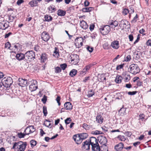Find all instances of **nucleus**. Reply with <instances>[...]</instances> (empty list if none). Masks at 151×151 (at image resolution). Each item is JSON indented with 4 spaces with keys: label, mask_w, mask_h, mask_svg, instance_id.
Instances as JSON below:
<instances>
[{
    "label": "nucleus",
    "mask_w": 151,
    "mask_h": 151,
    "mask_svg": "<svg viewBox=\"0 0 151 151\" xmlns=\"http://www.w3.org/2000/svg\"><path fill=\"white\" fill-rule=\"evenodd\" d=\"M75 42L76 47L79 48L83 45V39L82 37H77L75 39Z\"/></svg>",
    "instance_id": "obj_7"
},
{
    "label": "nucleus",
    "mask_w": 151,
    "mask_h": 151,
    "mask_svg": "<svg viewBox=\"0 0 151 151\" xmlns=\"http://www.w3.org/2000/svg\"><path fill=\"white\" fill-rule=\"evenodd\" d=\"M119 26L123 29L124 28L129 29L130 28V24L129 22L126 20H122L120 22Z\"/></svg>",
    "instance_id": "obj_6"
},
{
    "label": "nucleus",
    "mask_w": 151,
    "mask_h": 151,
    "mask_svg": "<svg viewBox=\"0 0 151 151\" xmlns=\"http://www.w3.org/2000/svg\"><path fill=\"white\" fill-rule=\"evenodd\" d=\"M64 108L67 110H71L72 109L73 106L70 102H66L64 104Z\"/></svg>",
    "instance_id": "obj_23"
},
{
    "label": "nucleus",
    "mask_w": 151,
    "mask_h": 151,
    "mask_svg": "<svg viewBox=\"0 0 151 151\" xmlns=\"http://www.w3.org/2000/svg\"><path fill=\"white\" fill-rule=\"evenodd\" d=\"M129 14H131L133 13L134 12V9L132 7H130V8L129 10Z\"/></svg>",
    "instance_id": "obj_63"
},
{
    "label": "nucleus",
    "mask_w": 151,
    "mask_h": 151,
    "mask_svg": "<svg viewBox=\"0 0 151 151\" xmlns=\"http://www.w3.org/2000/svg\"><path fill=\"white\" fill-rule=\"evenodd\" d=\"M124 65V64H121L118 65L116 67V70H118L120 69H122L123 68Z\"/></svg>",
    "instance_id": "obj_52"
},
{
    "label": "nucleus",
    "mask_w": 151,
    "mask_h": 151,
    "mask_svg": "<svg viewBox=\"0 0 151 151\" xmlns=\"http://www.w3.org/2000/svg\"><path fill=\"white\" fill-rule=\"evenodd\" d=\"M129 13V10L127 9H124L122 12V14H123L125 15Z\"/></svg>",
    "instance_id": "obj_47"
},
{
    "label": "nucleus",
    "mask_w": 151,
    "mask_h": 151,
    "mask_svg": "<svg viewBox=\"0 0 151 151\" xmlns=\"http://www.w3.org/2000/svg\"><path fill=\"white\" fill-rule=\"evenodd\" d=\"M9 22L6 21L5 22H2L0 23V29H2L3 30H5L9 26Z\"/></svg>",
    "instance_id": "obj_16"
},
{
    "label": "nucleus",
    "mask_w": 151,
    "mask_h": 151,
    "mask_svg": "<svg viewBox=\"0 0 151 151\" xmlns=\"http://www.w3.org/2000/svg\"><path fill=\"white\" fill-rule=\"evenodd\" d=\"M29 88L30 90L32 91H34L36 90L37 88V86L30 85Z\"/></svg>",
    "instance_id": "obj_37"
},
{
    "label": "nucleus",
    "mask_w": 151,
    "mask_h": 151,
    "mask_svg": "<svg viewBox=\"0 0 151 151\" xmlns=\"http://www.w3.org/2000/svg\"><path fill=\"white\" fill-rule=\"evenodd\" d=\"M28 84L32 85L37 86V82L35 80H32L29 82Z\"/></svg>",
    "instance_id": "obj_36"
},
{
    "label": "nucleus",
    "mask_w": 151,
    "mask_h": 151,
    "mask_svg": "<svg viewBox=\"0 0 151 151\" xmlns=\"http://www.w3.org/2000/svg\"><path fill=\"white\" fill-rule=\"evenodd\" d=\"M59 51V50L58 48L57 47H55V50L53 52V56L56 58H58L60 56Z\"/></svg>",
    "instance_id": "obj_25"
},
{
    "label": "nucleus",
    "mask_w": 151,
    "mask_h": 151,
    "mask_svg": "<svg viewBox=\"0 0 151 151\" xmlns=\"http://www.w3.org/2000/svg\"><path fill=\"white\" fill-rule=\"evenodd\" d=\"M45 121L46 122L44 123V124L45 125V126L47 127H49L51 125V123H49L50 122V121L47 119L45 120Z\"/></svg>",
    "instance_id": "obj_40"
},
{
    "label": "nucleus",
    "mask_w": 151,
    "mask_h": 151,
    "mask_svg": "<svg viewBox=\"0 0 151 151\" xmlns=\"http://www.w3.org/2000/svg\"><path fill=\"white\" fill-rule=\"evenodd\" d=\"M11 45L10 42H7L5 44V47L9 49L11 47Z\"/></svg>",
    "instance_id": "obj_54"
},
{
    "label": "nucleus",
    "mask_w": 151,
    "mask_h": 151,
    "mask_svg": "<svg viewBox=\"0 0 151 151\" xmlns=\"http://www.w3.org/2000/svg\"><path fill=\"white\" fill-rule=\"evenodd\" d=\"M15 17L14 16H11L10 15L9 17V20L10 21V22H12L14 19Z\"/></svg>",
    "instance_id": "obj_55"
},
{
    "label": "nucleus",
    "mask_w": 151,
    "mask_h": 151,
    "mask_svg": "<svg viewBox=\"0 0 151 151\" xmlns=\"http://www.w3.org/2000/svg\"><path fill=\"white\" fill-rule=\"evenodd\" d=\"M99 30L102 35H106L111 31L110 27L109 25L103 26L99 28Z\"/></svg>",
    "instance_id": "obj_5"
},
{
    "label": "nucleus",
    "mask_w": 151,
    "mask_h": 151,
    "mask_svg": "<svg viewBox=\"0 0 151 151\" xmlns=\"http://www.w3.org/2000/svg\"><path fill=\"white\" fill-rule=\"evenodd\" d=\"M137 93V91H129L128 92V94L129 95H133Z\"/></svg>",
    "instance_id": "obj_56"
},
{
    "label": "nucleus",
    "mask_w": 151,
    "mask_h": 151,
    "mask_svg": "<svg viewBox=\"0 0 151 151\" xmlns=\"http://www.w3.org/2000/svg\"><path fill=\"white\" fill-rule=\"evenodd\" d=\"M92 133L95 135H98L99 134H102V132H101V131H99L97 130H96L95 131H93L92 132Z\"/></svg>",
    "instance_id": "obj_45"
},
{
    "label": "nucleus",
    "mask_w": 151,
    "mask_h": 151,
    "mask_svg": "<svg viewBox=\"0 0 151 151\" xmlns=\"http://www.w3.org/2000/svg\"><path fill=\"white\" fill-rule=\"evenodd\" d=\"M27 81L25 79L19 78V79L18 85L22 87L25 86L27 85Z\"/></svg>",
    "instance_id": "obj_13"
},
{
    "label": "nucleus",
    "mask_w": 151,
    "mask_h": 151,
    "mask_svg": "<svg viewBox=\"0 0 151 151\" xmlns=\"http://www.w3.org/2000/svg\"><path fill=\"white\" fill-rule=\"evenodd\" d=\"M91 146L92 151H101L100 147L99 146L98 143L93 145H92Z\"/></svg>",
    "instance_id": "obj_20"
},
{
    "label": "nucleus",
    "mask_w": 151,
    "mask_h": 151,
    "mask_svg": "<svg viewBox=\"0 0 151 151\" xmlns=\"http://www.w3.org/2000/svg\"><path fill=\"white\" fill-rule=\"evenodd\" d=\"M111 46L114 49H118L119 47V41L117 40L113 41L111 43Z\"/></svg>",
    "instance_id": "obj_15"
},
{
    "label": "nucleus",
    "mask_w": 151,
    "mask_h": 151,
    "mask_svg": "<svg viewBox=\"0 0 151 151\" xmlns=\"http://www.w3.org/2000/svg\"><path fill=\"white\" fill-rule=\"evenodd\" d=\"M60 67L63 70H65L67 67V65L65 63L61 64Z\"/></svg>",
    "instance_id": "obj_49"
},
{
    "label": "nucleus",
    "mask_w": 151,
    "mask_h": 151,
    "mask_svg": "<svg viewBox=\"0 0 151 151\" xmlns=\"http://www.w3.org/2000/svg\"><path fill=\"white\" fill-rule=\"evenodd\" d=\"M43 112L44 114V116H46L47 114V107L46 106H44L43 107Z\"/></svg>",
    "instance_id": "obj_41"
},
{
    "label": "nucleus",
    "mask_w": 151,
    "mask_h": 151,
    "mask_svg": "<svg viewBox=\"0 0 151 151\" xmlns=\"http://www.w3.org/2000/svg\"><path fill=\"white\" fill-rule=\"evenodd\" d=\"M147 45L151 46V40H149L146 42Z\"/></svg>",
    "instance_id": "obj_64"
},
{
    "label": "nucleus",
    "mask_w": 151,
    "mask_h": 151,
    "mask_svg": "<svg viewBox=\"0 0 151 151\" xmlns=\"http://www.w3.org/2000/svg\"><path fill=\"white\" fill-rule=\"evenodd\" d=\"M26 135L25 133H23L22 132L20 133H19L18 134V136L19 137V138H23L24 137V136Z\"/></svg>",
    "instance_id": "obj_53"
},
{
    "label": "nucleus",
    "mask_w": 151,
    "mask_h": 151,
    "mask_svg": "<svg viewBox=\"0 0 151 151\" xmlns=\"http://www.w3.org/2000/svg\"><path fill=\"white\" fill-rule=\"evenodd\" d=\"M60 97L59 96H58L56 98V100L58 104V105L60 106Z\"/></svg>",
    "instance_id": "obj_58"
},
{
    "label": "nucleus",
    "mask_w": 151,
    "mask_h": 151,
    "mask_svg": "<svg viewBox=\"0 0 151 151\" xmlns=\"http://www.w3.org/2000/svg\"><path fill=\"white\" fill-rule=\"evenodd\" d=\"M82 141L86 139L88 136L87 134L86 133L79 134Z\"/></svg>",
    "instance_id": "obj_29"
},
{
    "label": "nucleus",
    "mask_w": 151,
    "mask_h": 151,
    "mask_svg": "<svg viewBox=\"0 0 151 151\" xmlns=\"http://www.w3.org/2000/svg\"><path fill=\"white\" fill-rule=\"evenodd\" d=\"M130 79V76L129 75H126L125 77V82L128 81Z\"/></svg>",
    "instance_id": "obj_50"
},
{
    "label": "nucleus",
    "mask_w": 151,
    "mask_h": 151,
    "mask_svg": "<svg viewBox=\"0 0 151 151\" xmlns=\"http://www.w3.org/2000/svg\"><path fill=\"white\" fill-rule=\"evenodd\" d=\"M83 144L82 147V149L84 151L88 150L90 148V144L89 142V141L86 140L83 143Z\"/></svg>",
    "instance_id": "obj_12"
},
{
    "label": "nucleus",
    "mask_w": 151,
    "mask_h": 151,
    "mask_svg": "<svg viewBox=\"0 0 151 151\" xmlns=\"http://www.w3.org/2000/svg\"><path fill=\"white\" fill-rule=\"evenodd\" d=\"M131 56L130 55H128L125 58V61L126 62H128L131 60Z\"/></svg>",
    "instance_id": "obj_48"
},
{
    "label": "nucleus",
    "mask_w": 151,
    "mask_h": 151,
    "mask_svg": "<svg viewBox=\"0 0 151 151\" xmlns=\"http://www.w3.org/2000/svg\"><path fill=\"white\" fill-rule=\"evenodd\" d=\"M27 145V143L26 142L20 141L14 144L12 149L15 151H24L26 148Z\"/></svg>",
    "instance_id": "obj_1"
},
{
    "label": "nucleus",
    "mask_w": 151,
    "mask_h": 151,
    "mask_svg": "<svg viewBox=\"0 0 151 151\" xmlns=\"http://www.w3.org/2000/svg\"><path fill=\"white\" fill-rule=\"evenodd\" d=\"M41 58V62H45L47 60V55L45 53L42 54Z\"/></svg>",
    "instance_id": "obj_26"
},
{
    "label": "nucleus",
    "mask_w": 151,
    "mask_h": 151,
    "mask_svg": "<svg viewBox=\"0 0 151 151\" xmlns=\"http://www.w3.org/2000/svg\"><path fill=\"white\" fill-rule=\"evenodd\" d=\"M118 138L121 141H124L126 140V139L124 136L119 135L118 137Z\"/></svg>",
    "instance_id": "obj_42"
},
{
    "label": "nucleus",
    "mask_w": 151,
    "mask_h": 151,
    "mask_svg": "<svg viewBox=\"0 0 151 151\" xmlns=\"http://www.w3.org/2000/svg\"><path fill=\"white\" fill-rule=\"evenodd\" d=\"M35 130L33 126H29L25 129L24 132L26 135H29L30 133H33Z\"/></svg>",
    "instance_id": "obj_8"
},
{
    "label": "nucleus",
    "mask_w": 151,
    "mask_h": 151,
    "mask_svg": "<svg viewBox=\"0 0 151 151\" xmlns=\"http://www.w3.org/2000/svg\"><path fill=\"white\" fill-rule=\"evenodd\" d=\"M103 121V118L101 115H98L96 117V121L97 122L101 124H102Z\"/></svg>",
    "instance_id": "obj_24"
},
{
    "label": "nucleus",
    "mask_w": 151,
    "mask_h": 151,
    "mask_svg": "<svg viewBox=\"0 0 151 151\" xmlns=\"http://www.w3.org/2000/svg\"><path fill=\"white\" fill-rule=\"evenodd\" d=\"M44 18L45 21L50 22L52 20V18L48 15H46L44 17Z\"/></svg>",
    "instance_id": "obj_32"
},
{
    "label": "nucleus",
    "mask_w": 151,
    "mask_h": 151,
    "mask_svg": "<svg viewBox=\"0 0 151 151\" xmlns=\"http://www.w3.org/2000/svg\"><path fill=\"white\" fill-rule=\"evenodd\" d=\"M128 70L131 73L134 74L138 73L140 70L137 65L135 64L130 65L128 68Z\"/></svg>",
    "instance_id": "obj_2"
},
{
    "label": "nucleus",
    "mask_w": 151,
    "mask_h": 151,
    "mask_svg": "<svg viewBox=\"0 0 151 151\" xmlns=\"http://www.w3.org/2000/svg\"><path fill=\"white\" fill-rule=\"evenodd\" d=\"M93 9V8L92 7L84 8L82 9V11L85 12H89L92 11Z\"/></svg>",
    "instance_id": "obj_28"
},
{
    "label": "nucleus",
    "mask_w": 151,
    "mask_h": 151,
    "mask_svg": "<svg viewBox=\"0 0 151 151\" xmlns=\"http://www.w3.org/2000/svg\"><path fill=\"white\" fill-rule=\"evenodd\" d=\"M101 150V151H108V147L106 145H103L100 147Z\"/></svg>",
    "instance_id": "obj_34"
},
{
    "label": "nucleus",
    "mask_w": 151,
    "mask_h": 151,
    "mask_svg": "<svg viewBox=\"0 0 151 151\" xmlns=\"http://www.w3.org/2000/svg\"><path fill=\"white\" fill-rule=\"evenodd\" d=\"M37 0H32L29 2V4L30 5L31 7H33L37 6Z\"/></svg>",
    "instance_id": "obj_27"
},
{
    "label": "nucleus",
    "mask_w": 151,
    "mask_h": 151,
    "mask_svg": "<svg viewBox=\"0 0 151 151\" xmlns=\"http://www.w3.org/2000/svg\"><path fill=\"white\" fill-rule=\"evenodd\" d=\"M77 73V70L74 69L72 70L70 73L69 75L71 77H73L75 76Z\"/></svg>",
    "instance_id": "obj_33"
},
{
    "label": "nucleus",
    "mask_w": 151,
    "mask_h": 151,
    "mask_svg": "<svg viewBox=\"0 0 151 151\" xmlns=\"http://www.w3.org/2000/svg\"><path fill=\"white\" fill-rule=\"evenodd\" d=\"M125 135L128 137H130L132 134L130 132H125Z\"/></svg>",
    "instance_id": "obj_61"
},
{
    "label": "nucleus",
    "mask_w": 151,
    "mask_h": 151,
    "mask_svg": "<svg viewBox=\"0 0 151 151\" xmlns=\"http://www.w3.org/2000/svg\"><path fill=\"white\" fill-rule=\"evenodd\" d=\"M124 147V145L122 142H120L115 146V149L116 151H121Z\"/></svg>",
    "instance_id": "obj_19"
},
{
    "label": "nucleus",
    "mask_w": 151,
    "mask_h": 151,
    "mask_svg": "<svg viewBox=\"0 0 151 151\" xmlns=\"http://www.w3.org/2000/svg\"><path fill=\"white\" fill-rule=\"evenodd\" d=\"M72 121V120L69 117L67 118L65 121V123L66 124H69L70 122Z\"/></svg>",
    "instance_id": "obj_46"
},
{
    "label": "nucleus",
    "mask_w": 151,
    "mask_h": 151,
    "mask_svg": "<svg viewBox=\"0 0 151 151\" xmlns=\"http://www.w3.org/2000/svg\"><path fill=\"white\" fill-rule=\"evenodd\" d=\"M73 138L76 143L77 144H81L82 141L79 134H77L73 135Z\"/></svg>",
    "instance_id": "obj_14"
},
{
    "label": "nucleus",
    "mask_w": 151,
    "mask_h": 151,
    "mask_svg": "<svg viewBox=\"0 0 151 151\" xmlns=\"http://www.w3.org/2000/svg\"><path fill=\"white\" fill-rule=\"evenodd\" d=\"M80 26L82 28L84 29H86L88 27V26L87 23L83 20L81 21Z\"/></svg>",
    "instance_id": "obj_21"
},
{
    "label": "nucleus",
    "mask_w": 151,
    "mask_h": 151,
    "mask_svg": "<svg viewBox=\"0 0 151 151\" xmlns=\"http://www.w3.org/2000/svg\"><path fill=\"white\" fill-rule=\"evenodd\" d=\"M57 14L58 16H64L66 14V12L61 9L58 10Z\"/></svg>",
    "instance_id": "obj_31"
},
{
    "label": "nucleus",
    "mask_w": 151,
    "mask_h": 151,
    "mask_svg": "<svg viewBox=\"0 0 151 151\" xmlns=\"http://www.w3.org/2000/svg\"><path fill=\"white\" fill-rule=\"evenodd\" d=\"M25 54L22 53H18L16 56V59L19 61L23 60L24 59L25 60Z\"/></svg>",
    "instance_id": "obj_17"
},
{
    "label": "nucleus",
    "mask_w": 151,
    "mask_h": 151,
    "mask_svg": "<svg viewBox=\"0 0 151 151\" xmlns=\"http://www.w3.org/2000/svg\"><path fill=\"white\" fill-rule=\"evenodd\" d=\"M98 139L100 144L102 145H106L107 142L106 138L103 136H100L98 137Z\"/></svg>",
    "instance_id": "obj_10"
},
{
    "label": "nucleus",
    "mask_w": 151,
    "mask_h": 151,
    "mask_svg": "<svg viewBox=\"0 0 151 151\" xmlns=\"http://www.w3.org/2000/svg\"><path fill=\"white\" fill-rule=\"evenodd\" d=\"M71 61L73 62V63L74 65L77 64L79 62V57L76 54H73L71 56Z\"/></svg>",
    "instance_id": "obj_9"
},
{
    "label": "nucleus",
    "mask_w": 151,
    "mask_h": 151,
    "mask_svg": "<svg viewBox=\"0 0 151 151\" xmlns=\"http://www.w3.org/2000/svg\"><path fill=\"white\" fill-rule=\"evenodd\" d=\"M119 23L117 21H113L112 22H109V25H114L115 26L114 27H117Z\"/></svg>",
    "instance_id": "obj_38"
},
{
    "label": "nucleus",
    "mask_w": 151,
    "mask_h": 151,
    "mask_svg": "<svg viewBox=\"0 0 151 151\" xmlns=\"http://www.w3.org/2000/svg\"><path fill=\"white\" fill-rule=\"evenodd\" d=\"M138 18V15L136 14V16L134 17L132 20L131 21V22L132 23H135L137 21Z\"/></svg>",
    "instance_id": "obj_39"
},
{
    "label": "nucleus",
    "mask_w": 151,
    "mask_h": 151,
    "mask_svg": "<svg viewBox=\"0 0 151 151\" xmlns=\"http://www.w3.org/2000/svg\"><path fill=\"white\" fill-rule=\"evenodd\" d=\"M55 72L56 73H58L61 72V70L59 67H57L55 68Z\"/></svg>",
    "instance_id": "obj_44"
},
{
    "label": "nucleus",
    "mask_w": 151,
    "mask_h": 151,
    "mask_svg": "<svg viewBox=\"0 0 151 151\" xmlns=\"http://www.w3.org/2000/svg\"><path fill=\"white\" fill-rule=\"evenodd\" d=\"M20 47V45L19 43H17L16 45H14V47L12 48V49L14 50H16L17 51Z\"/></svg>",
    "instance_id": "obj_35"
},
{
    "label": "nucleus",
    "mask_w": 151,
    "mask_h": 151,
    "mask_svg": "<svg viewBox=\"0 0 151 151\" xmlns=\"http://www.w3.org/2000/svg\"><path fill=\"white\" fill-rule=\"evenodd\" d=\"M50 38L49 34L46 32L44 31L42 33L41 38L43 41L47 42L49 40Z\"/></svg>",
    "instance_id": "obj_11"
},
{
    "label": "nucleus",
    "mask_w": 151,
    "mask_h": 151,
    "mask_svg": "<svg viewBox=\"0 0 151 151\" xmlns=\"http://www.w3.org/2000/svg\"><path fill=\"white\" fill-rule=\"evenodd\" d=\"M30 144L32 147H33L36 145L37 142L34 140H32L30 141Z\"/></svg>",
    "instance_id": "obj_43"
},
{
    "label": "nucleus",
    "mask_w": 151,
    "mask_h": 151,
    "mask_svg": "<svg viewBox=\"0 0 151 151\" xmlns=\"http://www.w3.org/2000/svg\"><path fill=\"white\" fill-rule=\"evenodd\" d=\"M122 79V77L121 76L118 75L116 76L115 81L116 83H119L121 82Z\"/></svg>",
    "instance_id": "obj_30"
},
{
    "label": "nucleus",
    "mask_w": 151,
    "mask_h": 151,
    "mask_svg": "<svg viewBox=\"0 0 151 151\" xmlns=\"http://www.w3.org/2000/svg\"><path fill=\"white\" fill-rule=\"evenodd\" d=\"M23 0H18L17 2V4L18 6H19L22 3L24 2Z\"/></svg>",
    "instance_id": "obj_62"
},
{
    "label": "nucleus",
    "mask_w": 151,
    "mask_h": 151,
    "mask_svg": "<svg viewBox=\"0 0 151 151\" xmlns=\"http://www.w3.org/2000/svg\"><path fill=\"white\" fill-rule=\"evenodd\" d=\"M90 68V67L89 66H86L83 69V71H82V73H83V72H85L86 71L88 70Z\"/></svg>",
    "instance_id": "obj_57"
},
{
    "label": "nucleus",
    "mask_w": 151,
    "mask_h": 151,
    "mask_svg": "<svg viewBox=\"0 0 151 151\" xmlns=\"http://www.w3.org/2000/svg\"><path fill=\"white\" fill-rule=\"evenodd\" d=\"M13 83L12 78L9 77H5L2 80V83L6 87H9Z\"/></svg>",
    "instance_id": "obj_3"
},
{
    "label": "nucleus",
    "mask_w": 151,
    "mask_h": 151,
    "mask_svg": "<svg viewBox=\"0 0 151 151\" xmlns=\"http://www.w3.org/2000/svg\"><path fill=\"white\" fill-rule=\"evenodd\" d=\"M87 50L90 52H91L93 51V48L92 47H90L89 46H88L87 47Z\"/></svg>",
    "instance_id": "obj_59"
},
{
    "label": "nucleus",
    "mask_w": 151,
    "mask_h": 151,
    "mask_svg": "<svg viewBox=\"0 0 151 151\" xmlns=\"http://www.w3.org/2000/svg\"><path fill=\"white\" fill-rule=\"evenodd\" d=\"M25 60L30 61L35 58V53L32 50L28 51L25 53Z\"/></svg>",
    "instance_id": "obj_4"
},
{
    "label": "nucleus",
    "mask_w": 151,
    "mask_h": 151,
    "mask_svg": "<svg viewBox=\"0 0 151 151\" xmlns=\"http://www.w3.org/2000/svg\"><path fill=\"white\" fill-rule=\"evenodd\" d=\"M127 109L126 108H124L123 106L122 107L119 111V115L122 116L126 114V111Z\"/></svg>",
    "instance_id": "obj_22"
},
{
    "label": "nucleus",
    "mask_w": 151,
    "mask_h": 151,
    "mask_svg": "<svg viewBox=\"0 0 151 151\" xmlns=\"http://www.w3.org/2000/svg\"><path fill=\"white\" fill-rule=\"evenodd\" d=\"M88 140L89 141V143L91 146L98 143L97 139L94 137H91L90 139Z\"/></svg>",
    "instance_id": "obj_18"
},
{
    "label": "nucleus",
    "mask_w": 151,
    "mask_h": 151,
    "mask_svg": "<svg viewBox=\"0 0 151 151\" xmlns=\"http://www.w3.org/2000/svg\"><path fill=\"white\" fill-rule=\"evenodd\" d=\"M49 9L51 11V13L55 12L56 10L55 8L54 7H53V6H50L49 8Z\"/></svg>",
    "instance_id": "obj_51"
},
{
    "label": "nucleus",
    "mask_w": 151,
    "mask_h": 151,
    "mask_svg": "<svg viewBox=\"0 0 151 151\" xmlns=\"http://www.w3.org/2000/svg\"><path fill=\"white\" fill-rule=\"evenodd\" d=\"M47 97L46 96H44L42 99V101L44 103H45L47 101Z\"/></svg>",
    "instance_id": "obj_60"
}]
</instances>
